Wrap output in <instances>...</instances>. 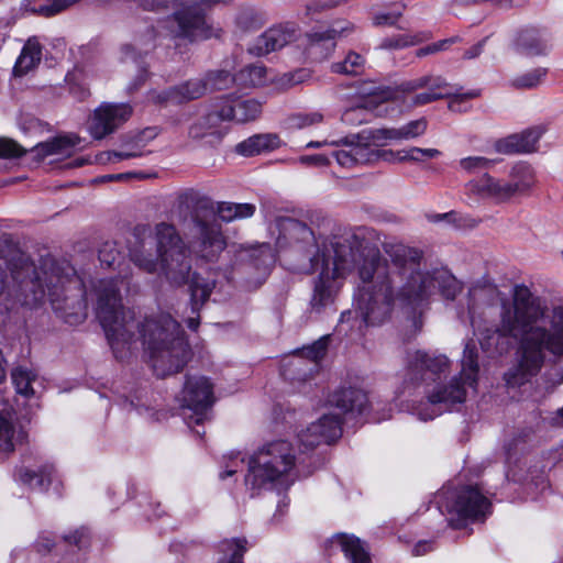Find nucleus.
I'll use <instances>...</instances> for the list:
<instances>
[{"mask_svg": "<svg viewBox=\"0 0 563 563\" xmlns=\"http://www.w3.org/2000/svg\"><path fill=\"white\" fill-rule=\"evenodd\" d=\"M278 227V244L289 245L300 256L292 268L305 274L319 272L310 300L313 311L332 305L343 279L357 269L362 287L356 309L342 312L341 322L360 317L365 325H376L388 318L395 300L420 307L437 294L454 300L463 289L446 267H422V251L402 243L384 242V258L378 250L362 249L356 234L334 238L320 246L313 231L297 219H282Z\"/></svg>", "mask_w": 563, "mask_h": 563, "instance_id": "1", "label": "nucleus"}, {"mask_svg": "<svg viewBox=\"0 0 563 563\" xmlns=\"http://www.w3.org/2000/svg\"><path fill=\"white\" fill-rule=\"evenodd\" d=\"M128 274L100 279L93 286L97 306L96 313L115 358L123 361L136 347L133 330L136 328L134 312L124 309L120 286ZM145 352L157 377H166L183 369L190 355L188 342L181 325L168 313L148 317L137 324Z\"/></svg>", "mask_w": 563, "mask_h": 563, "instance_id": "2", "label": "nucleus"}, {"mask_svg": "<svg viewBox=\"0 0 563 563\" xmlns=\"http://www.w3.org/2000/svg\"><path fill=\"white\" fill-rule=\"evenodd\" d=\"M518 341L517 366L505 374L510 386H520L537 375L547 356L563 358V306H548L525 285L512 288L511 300L501 303L499 325L481 340L484 350L494 336Z\"/></svg>", "mask_w": 563, "mask_h": 563, "instance_id": "3", "label": "nucleus"}, {"mask_svg": "<svg viewBox=\"0 0 563 563\" xmlns=\"http://www.w3.org/2000/svg\"><path fill=\"white\" fill-rule=\"evenodd\" d=\"M146 229L136 228L130 242L131 261L146 273H161L174 285L190 282L191 309L197 312L210 297L216 284L197 274L191 275V252L176 227L159 222L154 228V240L145 239Z\"/></svg>", "mask_w": 563, "mask_h": 563, "instance_id": "4", "label": "nucleus"}, {"mask_svg": "<svg viewBox=\"0 0 563 563\" xmlns=\"http://www.w3.org/2000/svg\"><path fill=\"white\" fill-rule=\"evenodd\" d=\"M11 278L19 285L31 284L37 286L43 295L47 294L52 302L66 301L68 292L81 294L82 283L75 268L66 261H56L46 257L38 268L35 267L30 257L14 251L7 261Z\"/></svg>", "mask_w": 563, "mask_h": 563, "instance_id": "5", "label": "nucleus"}, {"mask_svg": "<svg viewBox=\"0 0 563 563\" xmlns=\"http://www.w3.org/2000/svg\"><path fill=\"white\" fill-rule=\"evenodd\" d=\"M296 450L289 441L265 443L250 459L245 485L252 496L263 490L286 492L295 483Z\"/></svg>", "mask_w": 563, "mask_h": 563, "instance_id": "6", "label": "nucleus"}, {"mask_svg": "<svg viewBox=\"0 0 563 563\" xmlns=\"http://www.w3.org/2000/svg\"><path fill=\"white\" fill-rule=\"evenodd\" d=\"M477 358L476 344L473 340H468L464 345L460 374L452 377L448 384L435 386L428 394L427 404L417 412L420 420H432L451 406L465 401L467 389H476L477 386L479 373Z\"/></svg>", "mask_w": 563, "mask_h": 563, "instance_id": "7", "label": "nucleus"}, {"mask_svg": "<svg viewBox=\"0 0 563 563\" xmlns=\"http://www.w3.org/2000/svg\"><path fill=\"white\" fill-rule=\"evenodd\" d=\"M220 1L172 0L174 12L165 21L164 27L176 47L209 40L217 35L207 20L203 5Z\"/></svg>", "mask_w": 563, "mask_h": 563, "instance_id": "8", "label": "nucleus"}, {"mask_svg": "<svg viewBox=\"0 0 563 563\" xmlns=\"http://www.w3.org/2000/svg\"><path fill=\"white\" fill-rule=\"evenodd\" d=\"M231 251L236 258V269L246 276L251 287H258L265 280L275 263L272 247L267 243L257 245H232Z\"/></svg>", "mask_w": 563, "mask_h": 563, "instance_id": "9", "label": "nucleus"}, {"mask_svg": "<svg viewBox=\"0 0 563 563\" xmlns=\"http://www.w3.org/2000/svg\"><path fill=\"white\" fill-rule=\"evenodd\" d=\"M186 229L198 254L207 261H216L228 245L221 225L214 219H208L197 211L191 214Z\"/></svg>", "mask_w": 563, "mask_h": 563, "instance_id": "10", "label": "nucleus"}, {"mask_svg": "<svg viewBox=\"0 0 563 563\" xmlns=\"http://www.w3.org/2000/svg\"><path fill=\"white\" fill-rule=\"evenodd\" d=\"M183 407L191 413L185 416L188 427L199 426L208 418V409L212 406L213 385L203 376H189L181 391Z\"/></svg>", "mask_w": 563, "mask_h": 563, "instance_id": "11", "label": "nucleus"}, {"mask_svg": "<svg viewBox=\"0 0 563 563\" xmlns=\"http://www.w3.org/2000/svg\"><path fill=\"white\" fill-rule=\"evenodd\" d=\"M449 368L450 361L444 354L421 350L407 353L406 379L412 384L434 382Z\"/></svg>", "mask_w": 563, "mask_h": 563, "instance_id": "12", "label": "nucleus"}, {"mask_svg": "<svg viewBox=\"0 0 563 563\" xmlns=\"http://www.w3.org/2000/svg\"><path fill=\"white\" fill-rule=\"evenodd\" d=\"M331 145L341 147L332 156L345 168L375 163L374 147L368 140L361 137V132L331 141Z\"/></svg>", "mask_w": 563, "mask_h": 563, "instance_id": "13", "label": "nucleus"}, {"mask_svg": "<svg viewBox=\"0 0 563 563\" xmlns=\"http://www.w3.org/2000/svg\"><path fill=\"white\" fill-rule=\"evenodd\" d=\"M132 107L129 103H102L91 118L89 132L96 140H102L112 134L132 115Z\"/></svg>", "mask_w": 563, "mask_h": 563, "instance_id": "14", "label": "nucleus"}, {"mask_svg": "<svg viewBox=\"0 0 563 563\" xmlns=\"http://www.w3.org/2000/svg\"><path fill=\"white\" fill-rule=\"evenodd\" d=\"M341 426L340 413H324L298 434L299 443L305 450H311L321 443H330L341 435Z\"/></svg>", "mask_w": 563, "mask_h": 563, "instance_id": "15", "label": "nucleus"}, {"mask_svg": "<svg viewBox=\"0 0 563 563\" xmlns=\"http://www.w3.org/2000/svg\"><path fill=\"white\" fill-rule=\"evenodd\" d=\"M466 192L482 199H490L497 203H504L515 198L508 179L496 178L484 173L479 178L470 180Z\"/></svg>", "mask_w": 563, "mask_h": 563, "instance_id": "16", "label": "nucleus"}, {"mask_svg": "<svg viewBox=\"0 0 563 563\" xmlns=\"http://www.w3.org/2000/svg\"><path fill=\"white\" fill-rule=\"evenodd\" d=\"M297 29L292 24H280L266 30L250 46L249 52L256 56L267 55L294 42Z\"/></svg>", "mask_w": 563, "mask_h": 563, "instance_id": "17", "label": "nucleus"}, {"mask_svg": "<svg viewBox=\"0 0 563 563\" xmlns=\"http://www.w3.org/2000/svg\"><path fill=\"white\" fill-rule=\"evenodd\" d=\"M208 91V84L202 78L189 79L164 91H152L150 99L155 103H184L202 97Z\"/></svg>", "mask_w": 563, "mask_h": 563, "instance_id": "18", "label": "nucleus"}, {"mask_svg": "<svg viewBox=\"0 0 563 563\" xmlns=\"http://www.w3.org/2000/svg\"><path fill=\"white\" fill-rule=\"evenodd\" d=\"M489 507V500L477 488L467 486L457 493L451 510L464 519H478L486 516Z\"/></svg>", "mask_w": 563, "mask_h": 563, "instance_id": "19", "label": "nucleus"}, {"mask_svg": "<svg viewBox=\"0 0 563 563\" xmlns=\"http://www.w3.org/2000/svg\"><path fill=\"white\" fill-rule=\"evenodd\" d=\"M230 111V109H224L221 100H219L206 115L198 119L189 128V136L195 140H200L206 136L221 139L224 134L222 123L229 121L228 118L231 115Z\"/></svg>", "mask_w": 563, "mask_h": 563, "instance_id": "20", "label": "nucleus"}, {"mask_svg": "<svg viewBox=\"0 0 563 563\" xmlns=\"http://www.w3.org/2000/svg\"><path fill=\"white\" fill-rule=\"evenodd\" d=\"M544 132L545 128L542 125L529 128L521 133H516L497 141L496 150L504 154L534 152Z\"/></svg>", "mask_w": 563, "mask_h": 563, "instance_id": "21", "label": "nucleus"}, {"mask_svg": "<svg viewBox=\"0 0 563 563\" xmlns=\"http://www.w3.org/2000/svg\"><path fill=\"white\" fill-rule=\"evenodd\" d=\"M79 141L80 139L75 134L58 135L37 143L30 152L34 154L36 162H42L48 157H68L74 153Z\"/></svg>", "mask_w": 563, "mask_h": 563, "instance_id": "22", "label": "nucleus"}, {"mask_svg": "<svg viewBox=\"0 0 563 563\" xmlns=\"http://www.w3.org/2000/svg\"><path fill=\"white\" fill-rule=\"evenodd\" d=\"M329 335L322 336L309 346L302 349L301 354L292 361L291 365L298 373V379L307 380L318 371V363L327 353Z\"/></svg>", "mask_w": 563, "mask_h": 563, "instance_id": "23", "label": "nucleus"}, {"mask_svg": "<svg viewBox=\"0 0 563 563\" xmlns=\"http://www.w3.org/2000/svg\"><path fill=\"white\" fill-rule=\"evenodd\" d=\"M368 402L367 395L360 388L349 387L335 390L329 398V404L339 410L341 417L347 412L362 413Z\"/></svg>", "mask_w": 563, "mask_h": 563, "instance_id": "24", "label": "nucleus"}, {"mask_svg": "<svg viewBox=\"0 0 563 563\" xmlns=\"http://www.w3.org/2000/svg\"><path fill=\"white\" fill-rule=\"evenodd\" d=\"M515 49L529 57L544 55L549 51L547 34L536 27L523 29L516 36Z\"/></svg>", "mask_w": 563, "mask_h": 563, "instance_id": "25", "label": "nucleus"}, {"mask_svg": "<svg viewBox=\"0 0 563 563\" xmlns=\"http://www.w3.org/2000/svg\"><path fill=\"white\" fill-rule=\"evenodd\" d=\"M220 100L224 109L231 110L229 121L244 123L257 119L262 113V103L256 99L221 98Z\"/></svg>", "mask_w": 563, "mask_h": 563, "instance_id": "26", "label": "nucleus"}, {"mask_svg": "<svg viewBox=\"0 0 563 563\" xmlns=\"http://www.w3.org/2000/svg\"><path fill=\"white\" fill-rule=\"evenodd\" d=\"M279 146L280 139L277 134H255L236 144L235 152L240 155L250 157L273 151Z\"/></svg>", "mask_w": 563, "mask_h": 563, "instance_id": "27", "label": "nucleus"}, {"mask_svg": "<svg viewBox=\"0 0 563 563\" xmlns=\"http://www.w3.org/2000/svg\"><path fill=\"white\" fill-rule=\"evenodd\" d=\"M332 547H338L350 563H371V558L362 541L345 533H339L331 540Z\"/></svg>", "mask_w": 563, "mask_h": 563, "instance_id": "28", "label": "nucleus"}, {"mask_svg": "<svg viewBox=\"0 0 563 563\" xmlns=\"http://www.w3.org/2000/svg\"><path fill=\"white\" fill-rule=\"evenodd\" d=\"M534 181V172L526 163L516 164L508 176V183L515 197L526 195L532 188Z\"/></svg>", "mask_w": 563, "mask_h": 563, "instance_id": "29", "label": "nucleus"}, {"mask_svg": "<svg viewBox=\"0 0 563 563\" xmlns=\"http://www.w3.org/2000/svg\"><path fill=\"white\" fill-rule=\"evenodd\" d=\"M42 58V47L35 38H30L22 48V52L14 65L13 71L16 76H23L33 69Z\"/></svg>", "mask_w": 563, "mask_h": 563, "instance_id": "30", "label": "nucleus"}, {"mask_svg": "<svg viewBox=\"0 0 563 563\" xmlns=\"http://www.w3.org/2000/svg\"><path fill=\"white\" fill-rule=\"evenodd\" d=\"M499 295V290L493 285H475L468 291V314L472 323L477 309L481 306H489L493 303L495 298Z\"/></svg>", "mask_w": 563, "mask_h": 563, "instance_id": "31", "label": "nucleus"}, {"mask_svg": "<svg viewBox=\"0 0 563 563\" xmlns=\"http://www.w3.org/2000/svg\"><path fill=\"white\" fill-rule=\"evenodd\" d=\"M24 432L18 430L13 423L11 413H0V451L11 452L14 446L22 442Z\"/></svg>", "mask_w": 563, "mask_h": 563, "instance_id": "32", "label": "nucleus"}, {"mask_svg": "<svg viewBox=\"0 0 563 563\" xmlns=\"http://www.w3.org/2000/svg\"><path fill=\"white\" fill-rule=\"evenodd\" d=\"M53 471V465L45 464L38 471L21 468L18 476L22 484L32 489L44 490L51 484Z\"/></svg>", "mask_w": 563, "mask_h": 563, "instance_id": "33", "label": "nucleus"}, {"mask_svg": "<svg viewBox=\"0 0 563 563\" xmlns=\"http://www.w3.org/2000/svg\"><path fill=\"white\" fill-rule=\"evenodd\" d=\"M247 540L245 538L225 539L220 542L219 551L222 554L218 563H243Z\"/></svg>", "mask_w": 563, "mask_h": 563, "instance_id": "34", "label": "nucleus"}, {"mask_svg": "<svg viewBox=\"0 0 563 563\" xmlns=\"http://www.w3.org/2000/svg\"><path fill=\"white\" fill-rule=\"evenodd\" d=\"M430 37L431 35L428 32L396 34L383 38L378 47L380 49H402L420 44Z\"/></svg>", "mask_w": 563, "mask_h": 563, "instance_id": "35", "label": "nucleus"}, {"mask_svg": "<svg viewBox=\"0 0 563 563\" xmlns=\"http://www.w3.org/2000/svg\"><path fill=\"white\" fill-rule=\"evenodd\" d=\"M11 379L18 394L31 398L34 396L32 384L37 379V373L25 366H16L11 372Z\"/></svg>", "mask_w": 563, "mask_h": 563, "instance_id": "36", "label": "nucleus"}, {"mask_svg": "<svg viewBox=\"0 0 563 563\" xmlns=\"http://www.w3.org/2000/svg\"><path fill=\"white\" fill-rule=\"evenodd\" d=\"M353 26L346 24L345 26L340 23L329 27L325 31H317L310 34L312 47L324 46L332 49L335 46V38L350 33Z\"/></svg>", "mask_w": 563, "mask_h": 563, "instance_id": "37", "label": "nucleus"}, {"mask_svg": "<svg viewBox=\"0 0 563 563\" xmlns=\"http://www.w3.org/2000/svg\"><path fill=\"white\" fill-rule=\"evenodd\" d=\"M361 137L368 140L372 146H384L387 142H401L400 128H380L361 131Z\"/></svg>", "mask_w": 563, "mask_h": 563, "instance_id": "38", "label": "nucleus"}, {"mask_svg": "<svg viewBox=\"0 0 563 563\" xmlns=\"http://www.w3.org/2000/svg\"><path fill=\"white\" fill-rule=\"evenodd\" d=\"M427 77L430 78V84L427 86V88L430 91H442V92H452L453 96L452 100L449 104L450 109L454 110L459 103H461L464 100L473 99L478 97V91L472 90L465 93H456L451 89V86L440 76H432L427 75Z\"/></svg>", "mask_w": 563, "mask_h": 563, "instance_id": "39", "label": "nucleus"}, {"mask_svg": "<svg viewBox=\"0 0 563 563\" xmlns=\"http://www.w3.org/2000/svg\"><path fill=\"white\" fill-rule=\"evenodd\" d=\"M365 69V58L356 52H349L342 62L333 63L331 70L335 74L357 76Z\"/></svg>", "mask_w": 563, "mask_h": 563, "instance_id": "40", "label": "nucleus"}, {"mask_svg": "<svg viewBox=\"0 0 563 563\" xmlns=\"http://www.w3.org/2000/svg\"><path fill=\"white\" fill-rule=\"evenodd\" d=\"M236 80L244 86L257 87L266 82V68L263 65H249L236 75Z\"/></svg>", "mask_w": 563, "mask_h": 563, "instance_id": "41", "label": "nucleus"}, {"mask_svg": "<svg viewBox=\"0 0 563 563\" xmlns=\"http://www.w3.org/2000/svg\"><path fill=\"white\" fill-rule=\"evenodd\" d=\"M548 74V69L539 67L518 75L510 80L511 87L516 89H533L538 87Z\"/></svg>", "mask_w": 563, "mask_h": 563, "instance_id": "42", "label": "nucleus"}, {"mask_svg": "<svg viewBox=\"0 0 563 563\" xmlns=\"http://www.w3.org/2000/svg\"><path fill=\"white\" fill-rule=\"evenodd\" d=\"M236 25L244 32L254 31L264 24L261 13L251 8L242 9L235 19Z\"/></svg>", "mask_w": 563, "mask_h": 563, "instance_id": "43", "label": "nucleus"}, {"mask_svg": "<svg viewBox=\"0 0 563 563\" xmlns=\"http://www.w3.org/2000/svg\"><path fill=\"white\" fill-rule=\"evenodd\" d=\"M99 261L106 267L120 269L123 257L114 243L107 242L99 250Z\"/></svg>", "mask_w": 563, "mask_h": 563, "instance_id": "44", "label": "nucleus"}, {"mask_svg": "<svg viewBox=\"0 0 563 563\" xmlns=\"http://www.w3.org/2000/svg\"><path fill=\"white\" fill-rule=\"evenodd\" d=\"M236 80L227 70H214L207 74L205 81L208 84V90H223L231 86Z\"/></svg>", "mask_w": 563, "mask_h": 563, "instance_id": "45", "label": "nucleus"}, {"mask_svg": "<svg viewBox=\"0 0 563 563\" xmlns=\"http://www.w3.org/2000/svg\"><path fill=\"white\" fill-rule=\"evenodd\" d=\"M27 150L10 137H0V159H15L24 156Z\"/></svg>", "mask_w": 563, "mask_h": 563, "instance_id": "46", "label": "nucleus"}, {"mask_svg": "<svg viewBox=\"0 0 563 563\" xmlns=\"http://www.w3.org/2000/svg\"><path fill=\"white\" fill-rule=\"evenodd\" d=\"M494 164L495 161L484 156H468L459 162L460 167L468 174L489 169Z\"/></svg>", "mask_w": 563, "mask_h": 563, "instance_id": "47", "label": "nucleus"}, {"mask_svg": "<svg viewBox=\"0 0 563 563\" xmlns=\"http://www.w3.org/2000/svg\"><path fill=\"white\" fill-rule=\"evenodd\" d=\"M287 121L290 128L303 129L310 125L321 123L323 121V115L320 112H299L289 115Z\"/></svg>", "mask_w": 563, "mask_h": 563, "instance_id": "48", "label": "nucleus"}, {"mask_svg": "<svg viewBox=\"0 0 563 563\" xmlns=\"http://www.w3.org/2000/svg\"><path fill=\"white\" fill-rule=\"evenodd\" d=\"M402 141L415 140L426 134L428 121L424 118L412 120L399 126Z\"/></svg>", "mask_w": 563, "mask_h": 563, "instance_id": "49", "label": "nucleus"}, {"mask_svg": "<svg viewBox=\"0 0 563 563\" xmlns=\"http://www.w3.org/2000/svg\"><path fill=\"white\" fill-rule=\"evenodd\" d=\"M375 162L384 161L390 164L407 163L412 159L409 155V148L393 151V150H377L374 148Z\"/></svg>", "mask_w": 563, "mask_h": 563, "instance_id": "50", "label": "nucleus"}, {"mask_svg": "<svg viewBox=\"0 0 563 563\" xmlns=\"http://www.w3.org/2000/svg\"><path fill=\"white\" fill-rule=\"evenodd\" d=\"M369 113L363 104L351 107L342 113V121L349 125H360L368 122Z\"/></svg>", "mask_w": 563, "mask_h": 563, "instance_id": "51", "label": "nucleus"}, {"mask_svg": "<svg viewBox=\"0 0 563 563\" xmlns=\"http://www.w3.org/2000/svg\"><path fill=\"white\" fill-rule=\"evenodd\" d=\"M142 155H143V153L139 148L132 146L131 148H123L121 151L104 152L100 155V161H102V162H119L122 159L140 157Z\"/></svg>", "mask_w": 563, "mask_h": 563, "instance_id": "52", "label": "nucleus"}, {"mask_svg": "<svg viewBox=\"0 0 563 563\" xmlns=\"http://www.w3.org/2000/svg\"><path fill=\"white\" fill-rule=\"evenodd\" d=\"M347 1L349 0H310L306 5V14L312 18L316 13L335 8Z\"/></svg>", "mask_w": 563, "mask_h": 563, "instance_id": "53", "label": "nucleus"}, {"mask_svg": "<svg viewBox=\"0 0 563 563\" xmlns=\"http://www.w3.org/2000/svg\"><path fill=\"white\" fill-rule=\"evenodd\" d=\"M451 96H453L452 92L430 91L428 89V91H424V92L413 96V98L411 100V106L420 107V106H424V104L431 103L433 101H437V100H440L443 98H449Z\"/></svg>", "mask_w": 563, "mask_h": 563, "instance_id": "54", "label": "nucleus"}, {"mask_svg": "<svg viewBox=\"0 0 563 563\" xmlns=\"http://www.w3.org/2000/svg\"><path fill=\"white\" fill-rule=\"evenodd\" d=\"M441 151L437 148L409 147V155L412 156L410 163H423L426 159L437 158L441 156Z\"/></svg>", "mask_w": 563, "mask_h": 563, "instance_id": "55", "label": "nucleus"}, {"mask_svg": "<svg viewBox=\"0 0 563 563\" xmlns=\"http://www.w3.org/2000/svg\"><path fill=\"white\" fill-rule=\"evenodd\" d=\"M402 15L401 10L399 11H380L373 15V24L376 26L396 25L397 21Z\"/></svg>", "mask_w": 563, "mask_h": 563, "instance_id": "56", "label": "nucleus"}, {"mask_svg": "<svg viewBox=\"0 0 563 563\" xmlns=\"http://www.w3.org/2000/svg\"><path fill=\"white\" fill-rule=\"evenodd\" d=\"M457 37H451L446 40L439 41L437 43H432L428 46L421 47L417 51L418 57H423L429 54H434L441 51H445L451 44L455 43Z\"/></svg>", "mask_w": 563, "mask_h": 563, "instance_id": "57", "label": "nucleus"}, {"mask_svg": "<svg viewBox=\"0 0 563 563\" xmlns=\"http://www.w3.org/2000/svg\"><path fill=\"white\" fill-rule=\"evenodd\" d=\"M430 84V78L427 77V75L421 76L419 78L406 80L399 85V90L401 92H413L418 89L427 88V86Z\"/></svg>", "mask_w": 563, "mask_h": 563, "instance_id": "58", "label": "nucleus"}, {"mask_svg": "<svg viewBox=\"0 0 563 563\" xmlns=\"http://www.w3.org/2000/svg\"><path fill=\"white\" fill-rule=\"evenodd\" d=\"M88 539V532L85 528H80L74 533L64 537V541L67 544L76 545L78 549L86 547Z\"/></svg>", "mask_w": 563, "mask_h": 563, "instance_id": "59", "label": "nucleus"}, {"mask_svg": "<svg viewBox=\"0 0 563 563\" xmlns=\"http://www.w3.org/2000/svg\"><path fill=\"white\" fill-rule=\"evenodd\" d=\"M218 218L223 222L234 221L233 202H219L216 208Z\"/></svg>", "mask_w": 563, "mask_h": 563, "instance_id": "60", "label": "nucleus"}, {"mask_svg": "<svg viewBox=\"0 0 563 563\" xmlns=\"http://www.w3.org/2000/svg\"><path fill=\"white\" fill-rule=\"evenodd\" d=\"M299 162L307 166H328L330 165V158L322 154L302 155L299 157Z\"/></svg>", "mask_w": 563, "mask_h": 563, "instance_id": "61", "label": "nucleus"}, {"mask_svg": "<svg viewBox=\"0 0 563 563\" xmlns=\"http://www.w3.org/2000/svg\"><path fill=\"white\" fill-rule=\"evenodd\" d=\"M234 221L251 218L255 212V206L252 203H234Z\"/></svg>", "mask_w": 563, "mask_h": 563, "instance_id": "62", "label": "nucleus"}, {"mask_svg": "<svg viewBox=\"0 0 563 563\" xmlns=\"http://www.w3.org/2000/svg\"><path fill=\"white\" fill-rule=\"evenodd\" d=\"M68 5L69 3L66 0H53V3L49 5L40 7L38 12L43 15L51 16L65 10Z\"/></svg>", "mask_w": 563, "mask_h": 563, "instance_id": "63", "label": "nucleus"}, {"mask_svg": "<svg viewBox=\"0 0 563 563\" xmlns=\"http://www.w3.org/2000/svg\"><path fill=\"white\" fill-rule=\"evenodd\" d=\"M121 52L123 54L124 59H133L135 60L137 57L142 55L144 49L137 48L134 44H124L121 47Z\"/></svg>", "mask_w": 563, "mask_h": 563, "instance_id": "64", "label": "nucleus"}]
</instances>
